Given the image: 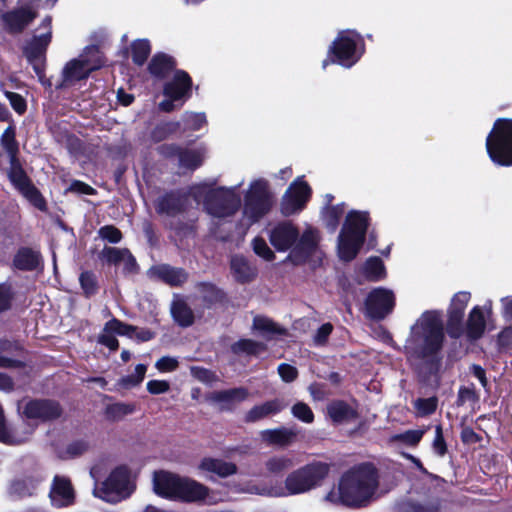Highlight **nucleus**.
<instances>
[{"instance_id": "nucleus-56", "label": "nucleus", "mask_w": 512, "mask_h": 512, "mask_svg": "<svg viewBox=\"0 0 512 512\" xmlns=\"http://www.w3.org/2000/svg\"><path fill=\"white\" fill-rule=\"evenodd\" d=\"M81 287L87 296L93 295L97 291V279L94 273L85 271L79 278Z\"/></svg>"}, {"instance_id": "nucleus-16", "label": "nucleus", "mask_w": 512, "mask_h": 512, "mask_svg": "<svg viewBox=\"0 0 512 512\" xmlns=\"http://www.w3.org/2000/svg\"><path fill=\"white\" fill-rule=\"evenodd\" d=\"M471 299V293L460 291L456 293L448 310V332L452 337H458L462 332L464 311Z\"/></svg>"}, {"instance_id": "nucleus-1", "label": "nucleus", "mask_w": 512, "mask_h": 512, "mask_svg": "<svg viewBox=\"0 0 512 512\" xmlns=\"http://www.w3.org/2000/svg\"><path fill=\"white\" fill-rule=\"evenodd\" d=\"M444 339L442 313L425 311L410 327L404 350L409 360L434 364L439 361Z\"/></svg>"}, {"instance_id": "nucleus-36", "label": "nucleus", "mask_w": 512, "mask_h": 512, "mask_svg": "<svg viewBox=\"0 0 512 512\" xmlns=\"http://www.w3.org/2000/svg\"><path fill=\"white\" fill-rule=\"evenodd\" d=\"M170 154H177L179 164L188 169H195L201 165L203 161V152L201 150H180L178 147H170Z\"/></svg>"}, {"instance_id": "nucleus-34", "label": "nucleus", "mask_w": 512, "mask_h": 512, "mask_svg": "<svg viewBox=\"0 0 512 512\" xmlns=\"http://www.w3.org/2000/svg\"><path fill=\"white\" fill-rule=\"evenodd\" d=\"M200 468L204 471L215 473L220 477L233 475L237 471L235 464L214 458L203 459Z\"/></svg>"}, {"instance_id": "nucleus-63", "label": "nucleus", "mask_w": 512, "mask_h": 512, "mask_svg": "<svg viewBox=\"0 0 512 512\" xmlns=\"http://www.w3.org/2000/svg\"><path fill=\"white\" fill-rule=\"evenodd\" d=\"M433 450L439 456H444L447 452V446L443 437L442 427L437 425L435 428V437L432 443Z\"/></svg>"}, {"instance_id": "nucleus-46", "label": "nucleus", "mask_w": 512, "mask_h": 512, "mask_svg": "<svg viewBox=\"0 0 512 512\" xmlns=\"http://www.w3.org/2000/svg\"><path fill=\"white\" fill-rule=\"evenodd\" d=\"M146 370L147 368L145 365L138 364L135 367V371L133 374L124 376L118 380L117 386L123 389H130L132 387L139 385L145 377Z\"/></svg>"}, {"instance_id": "nucleus-37", "label": "nucleus", "mask_w": 512, "mask_h": 512, "mask_svg": "<svg viewBox=\"0 0 512 512\" xmlns=\"http://www.w3.org/2000/svg\"><path fill=\"white\" fill-rule=\"evenodd\" d=\"M90 72L100 69L103 64V56L97 45L86 46L78 57Z\"/></svg>"}, {"instance_id": "nucleus-54", "label": "nucleus", "mask_w": 512, "mask_h": 512, "mask_svg": "<svg viewBox=\"0 0 512 512\" xmlns=\"http://www.w3.org/2000/svg\"><path fill=\"white\" fill-rule=\"evenodd\" d=\"M437 505H423L412 501H404L397 506L396 512H437Z\"/></svg>"}, {"instance_id": "nucleus-50", "label": "nucleus", "mask_w": 512, "mask_h": 512, "mask_svg": "<svg viewBox=\"0 0 512 512\" xmlns=\"http://www.w3.org/2000/svg\"><path fill=\"white\" fill-rule=\"evenodd\" d=\"M110 323H111V320L105 324L102 333L99 335L98 342L100 344L108 347L110 350H116L118 348L119 343L115 337V334L119 335L120 329L108 328Z\"/></svg>"}, {"instance_id": "nucleus-2", "label": "nucleus", "mask_w": 512, "mask_h": 512, "mask_svg": "<svg viewBox=\"0 0 512 512\" xmlns=\"http://www.w3.org/2000/svg\"><path fill=\"white\" fill-rule=\"evenodd\" d=\"M299 238L296 227L284 222L274 227L269 235L273 247L278 251H287L292 248L288 259L296 264L308 263L311 267H316L322 261L323 253L318 247V232L314 229H307Z\"/></svg>"}, {"instance_id": "nucleus-53", "label": "nucleus", "mask_w": 512, "mask_h": 512, "mask_svg": "<svg viewBox=\"0 0 512 512\" xmlns=\"http://www.w3.org/2000/svg\"><path fill=\"white\" fill-rule=\"evenodd\" d=\"M438 405L436 397L419 398L415 400L414 407L417 414L420 416H427L435 412Z\"/></svg>"}, {"instance_id": "nucleus-52", "label": "nucleus", "mask_w": 512, "mask_h": 512, "mask_svg": "<svg viewBox=\"0 0 512 512\" xmlns=\"http://www.w3.org/2000/svg\"><path fill=\"white\" fill-rule=\"evenodd\" d=\"M185 129L199 130L206 124V116L204 113L186 112L182 117Z\"/></svg>"}, {"instance_id": "nucleus-55", "label": "nucleus", "mask_w": 512, "mask_h": 512, "mask_svg": "<svg viewBox=\"0 0 512 512\" xmlns=\"http://www.w3.org/2000/svg\"><path fill=\"white\" fill-rule=\"evenodd\" d=\"M90 445L85 439L75 440L66 446L64 456L66 458H75L88 451Z\"/></svg>"}, {"instance_id": "nucleus-39", "label": "nucleus", "mask_w": 512, "mask_h": 512, "mask_svg": "<svg viewBox=\"0 0 512 512\" xmlns=\"http://www.w3.org/2000/svg\"><path fill=\"white\" fill-rule=\"evenodd\" d=\"M345 213V204L340 203L337 205H328L322 212L323 221L331 232H334L340 222V219Z\"/></svg>"}, {"instance_id": "nucleus-20", "label": "nucleus", "mask_w": 512, "mask_h": 512, "mask_svg": "<svg viewBox=\"0 0 512 512\" xmlns=\"http://www.w3.org/2000/svg\"><path fill=\"white\" fill-rule=\"evenodd\" d=\"M52 504L56 507H65L73 503L74 491L71 482L64 476H55L50 491Z\"/></svg>"}, {"instance_id": "nucleus-58", "label": "nucleus", "mask_w": 512, "mask_h": 512, "mask_svg": "<svg viewBox=\"0 0 512 512\" xmlns=\"http://www.w3.org/2000/svg\"><path fill=\"white\" fill-rule=\"evenodd\" d=\"M291 411H292L293 416L296 417L297 419L301 420L302 422L312 423L314 420V414H313L312 410L310 409V407L307 404H305L303 402L296 403L292 407Z\"/></svg>"}, {"instance_id": "nucleus-14", "label": "nucleus", "mask_w": 512, "mask_h": 512, "mask_svg": "<svg viewBox=\"0 0 512 512\" xmlns=\"http://www.w3.org/2000/svg\"><path fill=\"white\" fill-rule=\"evenodd\" d=\"M41 27L44 29V32L34 36L25 48L26 56L33 63V68L40 79L43 76L41 61L52 37L51 18L46 17L42 21Z\"/></svg>"}, {"instance_id": "nucleus-5", "label": "nucleus", "mask_w": 512, "mask_h": 512, "mask_svg": "<svg viewBox=\"0 0 512 512\" xmlns=\"http://www.w3.org/2000/svg\"><path fill=\"white\" fill-rule=\"evenodd\" d=\"M153 490L160 497L183 502L205 500L208 495L204 485L164 470L154 472Z\"/></svg>"}, {"instance_id": "nucleus-48", "label": "nucleus", "mask_w": 512, "mask_h": 512, "mask_svg": "<svg viewBox=\"0 0 512 512\" xmlns=\"http://www.w3.org/2000/svg\"><path fill=\"white\" fill-rule=\"evenodd\" d=\"M19 192L36 208L41 211L46 209V203L38 189L32 184L29 183L24 188L19 190Z\"/></svg>"}, {"instance_id": "nucleus-61", "label": "nucleus", "mask_w": 512, "mask_h": 512, "mask_svg": "<svg viewBox=\"0 0 512 512\" xmlns=\"http://www.w3.org/2000/svg\"><path fill=\"white\" fill-rule=\"evenodd\" d=\"M180 124L178 122H168L158 125L153 133L152 137L155 141L163 140L168 134L177 131Z\"/></svg>"}, {"instance_id": "nucleus-9", "label": "nucleus", "mask_w": 512, "mask_h": 512, "mask_svg": "<svg viewBox=\"0 0 512 512\" xmlns=\"http://www.w3.org/2000/svg\"><path fill=\"white\" fill-rule=\"evenodd\" d=\"M272 205L273 195L269 190L268 181L263 178L251 181L244 193L243 225L251 226L258 222L270 211Z\"/></svg>"}, {"instance_id": "nucleus-4", "label": "nucleus", "mask_w": 512, "mask_h": 512, "mask_svg": "<svg viewBox=\"0 0 512 512\" xmlns=\"http://www.w3.org/2000/svg\"><path fill=\"white\" fill-rule=\"evenodd\" d=\"M243 181L231 187L211 188L206 184L193 186L190 194L197 202L203 201L208 214L217 218L234 215L241 206L239 188Z\"/></svg>"}, {"instance_id": "nucleus-18", "label": "nucleus", "mask_w": 512, "mask_h": 512, "mask_svg": "<svg viewBox=\"0 0 512 512\" xmlns=\"http://www.w3.org/2000/svg\"><path fill=\"white\" fill-rule=\"evenodd\" d=\"M192 80L183 70H177L173 78L166 82L163 88V94L172 100H180L181 104L190 97Z\"/></svg>"}, {"instance_id": "nucleus-17", "label": "nucleus", "mask_w": 512, "mask_h": 512, "mask_svg": "<svg viewBox=\"0 0 512 512\" xmlns=\"http://www.w3.org/2000/svg\"><path fill=\"white\" fill-rule=\"evenodd\" d=\"M246 388L239 387L222 391H214L207 395V401L221 411H232L248 398Z\"/></svg>"}, {"instance_id": "nucleus-33", "label": "nucleus", "mask_w": 512, "mask_h": 512, "mask_svg": "<svg viewBox=\"0 0 512 512\" xmlns=\"http://www.w3.org/2000/svg\"><path fill=\"white\" fill-rule=\"evenodd\" d=\"M174 67V59L164 53L154 55L149 63L150 73L158 78H165L174 69Z\"/></svg>"}, {"instance_id": "nucleus-19", "label": "nucleus", "mask_w": 512, "mask_h": 512, "mask_svg": "<svg viewBox=\"0 0 512 512\" xmlns=\"http://www.w3.org/2000/svg\"><path fill=\"white\" fill-rule=\"evenodd\" d=\"M4 29L9 33H20L34 19L35 15L21 9L19 6L0 14Z\"/></svg>"}, {"instance_id": "nucleus-42", "label": "nucleus", "mask_w": 512, "mask_h": 512, "mask_svg": "<svg viewBox=\"0 0 512 512\" xmlns=\"http://www.w3.org/2000/svg\"><path fill=\"white\" fill-rule=\"evenodd\" d=\"M265 349V344L252 339H241L232 345L235 354L257 355Z\"/></svg>"}, {"instance_id": "nucleus-13", "label": "nucleus", "mask_w": 512, "mask_h": 512, "mask_svg": "<svg viewBox=\"0 0 512 512\" xmlns=\"http://www.w3.org/2000/svg\"><path fill=\"white\" fill-rule=\"evenodd\" d=\"M311 195L309 185L297 178L287 191L285 192L281 202V212L285 216H290L300 212L304 207Z\"/></svg>"}, {"instance_id": "nucleus-12", "label": "nucleus", "mask_w": 512, "mask_h": 512, "mask_svg": "<svg viewBox=\"0 0 512 512\" xmlns=\"http://www.w3.org/2000/svg\"><path fill=\"white\" fill-rule=\"evenodd\" d=\"M395 295L392 290L378 287L373 289L365 301L366 315L373 320H382L392 313Z\"/></svg>"}, {"instance_id": "nucleus-30", "label": "nucleus", "mask_w": 512, "mask_h": 512, "mask_svg": "<svg viewBox=\"0 0 512 512\" xmlns=\"http://www.w3.org/2000/svg\"><path fill=\"white\" fill-rule=\"evenodd\" d=\"M252 330L266 340H271L277 335H282L285 330L271 319L257 315L253 319Z\"/></svg>"}, {"instance_id": "nucleus-26", "label": "nucleus", "mask_w": 512, "mask_h": 512, "mask_svg": "<svg viewBox=\"0 0 512 512\" xmlns=\"http://www.w3.org/2000/svg\"><path fill=\"white\" fill-rule=\"evenodd\" d=\"M262 441L269 445L287 446L291 444L296 436L297 431L292 428L280 427L276 429H267L260 432Z\"/></svg>"}, {"instance_id": "nucleus-47", "label": "nucleus", "mask_w": 512, "mask_h": 512, "mask_svg": "<svg viewBox=\"0 0 512 512\" xmlns=\"http://www.w3.org/2000/svg\"><path fill=\"white\" fill-rule=\"evenodd\" d=\"M19 192L36 208L41 211L46 209V203L38 189L32 184L29 183L24 188L19 190Z\"/></svg>"}, {"instance_id": "nucleus-8", "label": "nucleus", "mask_w": 512, "mask_h": 512, "mask_svg": "<svg viewBox=\"0 0 512 512\" xmlns=\"http://www.w3.org/2000/svg\"><path fill=\"white\" fill-rule=\"evenodd\" d=\"M365 52L363 37L354 30H344L338 33L336 39L329 47L330 58L322 62L325 69L330 63H336L344 68H351L355 65Z\"/></svg>"}, {"instance_id": "nucleus-38", "label": "nucleus", "mask_w": 512, "mask_h": 512, "mask_svg": "<svg viewBox=\"0 0 512 512\" xmlns=\"http://www.w3.org/2000/svg\"><path fill=\"white\" fill-rule=\"evenodd\" d=\"M40 264V254L29 248L18 251L14 258V265L21 270H33Z\"/></svg>"}, {"instance_id": "nucleus-31", "label": "nucleus", "mask_w": 512, "mask_h": 512, "mask_svg": "<svg viewBox=\"0 0 512 512\" xmlns=\"http://www.w3.org/2000/svg\"><path fill=\"white\" fill-rule=\"evenodd\" d=\"M171 314L175 322L182 327H188L194 322L193 311L180 296H174L171 304Z\"/></svg>"}, {"instance_id": "nucleus-23", "label": "nucleus", "mask_w": 512, "mask_h": 512, "mask_svg": "<svg viewBox=\"0 0 512 512\" xmlns=\"http://www.w3.org/2000/svg\"><path fill=\"white\" fill-rule=\"evenodd\" d=\"M186 202V195L179 192H171L157 200L156 211L159 214L175 216L184 210Z\"/></svg>"}, {"instance_id": "nucleus-25", "label": "nucleus", "mask_w": 512, "mask_h": 512, "mask_svg": "<svg viewBox=\"0 0 512 512\" xmlns=\"http://www.w3.org/2000/svg\"><path fill=\"white\" fill-rule=\"evenodd\" d=\"M284 403L279 399H273L252 407L244 417L245 422L254 423L271 415H275L284 409Z\"/></svg>"}, {"instance_id": "nucleus-28", "label": "nucleus", "mask_w": 512, "mask_h": 512, "mask_svg": "<svg viewBox=\"0 0 512 512\" xmlns=\"http://www.w3.org/2000/svg\"><path fill=\"white\" fill-rule=\"evenodd\" d=\"M486 319L483 309L480 306H474L469 312L466 323V334L471 340L479 339L485 332Z\"/></svg>"}, {"instance_id": "nucleus-45", "label": "nucleus", "mask_w": 512, "mask_h": 512, "mask_svg": "<svg viewBox=\"0 0 512 512\" xmlns=\"http://www.w3.org/2000/svg\"><path fill=\"white\" fill-rule=\"evenodd\" d=\"M10 162V170L8 173L9 179L12 182V184L18 189L21 190L26 185H28L30 180L28 179L26 173L22 169L18 159Z\"/></svg>"}, {"instance_id": "nucleus-15", "label": "nucleus", "mask_w": 512, "mask_h": 512, "mask_svg": "<svg viewBox=\"0 0 512 512\" xmlns=\"http://www.w3.org/2000/svg\"><path fill=\"white\" fill-rule=\"evenodd\" d=\"M22 417L27 420H51L60 416L59 405L50 400H32L18 405Z\"/></svg>"}, {"instance_id": "nucleus-57", "label": "nucleus", "mask_w": 512, "mask_h": 512, "mask_svg": "<svg viewBox=\"0 0 512 512\" xmlns=\"http://www.w3.org/2000/svg\"><path fill=\"white\" fill-rule=\"evenodd\" d=\"M134 410H135V407L132 404L116 403V404L110 405L107 408V414L110 418L116 420V419H121L122 417L133 413Z\"/></svg>"}, {"instance_id": "nucleus-40", "label": "nucleus", "mask_w": 512, "mask_h": 512, "mask_svg": "<svg viewBox=\"0 0 512 512\" xmlns=\"http://www.w3.org/2000/svg\"><path fill=\"white\" fill-rule=\"evenodd\" d=\"M0 144L6 151L9 157V161H14L17 158L19 151L18 143L15 138V129L12 126H8L1 135Z\"/></svg>"}, {"instance_id": "nucleus-29", "label": "nucleus", "mask_w": 512, "mask_h": 512, "mask_svg": "<svg viewBox=\"0 0 512 512\" xmlns=\"http://www.w3.org/2000/svg\"><path fill=\"white\" fill-rule=\"evenodd\" d=\"M108 328L120 329L119 335L127 336L131 339H136L139 342H146L155 337V333L149 329H138L137 327L123 323L116 318L111 319V323L109 324Z\"/></svg>"}, {"instance_id": "nucleus-43", "label": "nucleus", "mask_w": 512, "mask_h": 512, "mask_svg": "<svg viewBox=\"0 0 512 512\" xmlns=\"http://www.w3.org/2000/svg\"><path fill=\"white\" fill-rule=\"evenodd\" d=\"M363 273L365 277L372 281H378L385 277V267L383 262L378 257L369 258L364 266Z\"/></svg>"}, {"instance_id": "nucleus-24", "label": "nucleus", "mask_w": 512, "mask_h": 512, "mask_svg": "<svg viewBox=\"0 0 512 512\" xmlns=\"http://www.w3.org/2000/svg\"><path fill=\"white\" fill-rule=\"evenodd\" d=\"M327 412L331 420L337 424L349 423L358 417L355 406L341 400L331 402Z\"/></svg>"}, {"instance_id": "nucleus-51", "label": "nucleus", "mask_w": 512, "mask_h": 512, "mask_svg": "<svg viewBox=\"0 0 512 512\" xmlns=\"http://www.w3.org/2000/svg\"><path fill=\"white\" fill-rule=\"evenodd\" d=\"M127 255V248L104 247L101 252V258L108 264L119 265Z\"/></svg>"}, {"instance_id": "nucleus-59", "label": "nucleus", "mask_w": 512, "mask_h": 512, "mask_svg": "<svg viewBox=\"0 0 512 512\" xmlns=\"http://www.w3.org/2000/svg\"><path fill=\"white\" fill-rule=\"evenodd\" d=\"M424 435L423 430H408L393 436V440L403 442L407 445H416Z\"/></svg>"}, {"instance_id": "nucleus-49", "label": "nucleus", "mask_w": 512, "mask_h": 512, "mask_svg": "<svg viewBox=\"0 0 512 512\" xmlns=\"http://www.w3.org/2000/svg\"><path fill=\"white\" fill-rule=\"evenodd\" d=\"M19 192L36 208L41 211L46 209V203L38 189L32 184L29 183L24 188L19 190Z\"/></svg>"}, {"instance_id": "nucleus-62", "label": "nucleus", "mask_w": 512, "mask_h": 512, "mask_svg": "<svg viewBox=\"0 0 512 512\" xmlns=\"http://www.w3.org/2000/svg\"><path fill=\"white\" fill-rule=\"evenodd\" d=\"M254 252L267 261L274 259V252L269 248L267 243L262 238H255L253 240Z\"/></svg>"}, {"instance_id": "nucleus-22", "label": "nucleus", "mask_w": 512, "mask_h": 512, "mask_svg": "<svg viewBox=\"0 0 512 512\" xmlns=\"http://www.w3.org/2000/svg\"><path fill=\"white\" fill-rule=\"evenodd\" d=\"M148 274L150 277L160 279L171 286L181 285L188 278V274L184 269L165 264L150 268Z\"/></svg>"}, {"instance_id": "nucleus-27", "label": "nucleus", "mask_w": 512, "mask_h": 512, "mask_svg": "<svg viewBox=\"0 0 512 512\" xmlns=\"http://www.w3.org/2000/svg\"><path fill=\"white\" fill-rule=\"evenodd\" d=\"M230 267L233 277L240 283L252 281L257 274V269L245 257L240 255L231 258Z\"/></svg>"}, {"instance_id": "nucleus-60", "label": "nucleus", "mask_w": 512, "mask_h": 512, "mask_svg": "<svg viewBox=\"0 0 512 512\" xmlns=\"http://www.w3.org/2000/svg\"><path fill=\"white\" fill-rule=\"evenodd\" d=\"M99 237L110 243H119L122 240L121 231L113 225H106L99 229Z\"/></svg>"}, {"instance_id": "nucleus-10", "label": "nucleus", "mask_w": 512, "mask_h": 512, "mask_svg": "<svg viewBox=\"0 0 512 512\" xmlns=\"http://www.w3.org/2000/svg\"><path fill=\"white\" fill-rule=\"evenodd\" d=\"M490 159L499 166H512V119L499 118L486 138Z\"/></svg>"}, {"instance_id": "nucleus-21", "label": "nucleus", "mask_w": 512, "mask_h": 512, "mask_svg": "<svg viewBox=\"0 0 512 512\" xmlns=\"http://www.w3.org/2000/svg\"><path fill=\"white\" fill-rule=\"evenodd\" d=\"M91 72L85 64L78 58L68 61L62 70V81L57 85L58 88L72 86L80 80L87 79Z\"/></svg>"}, {"instance_id": "nucleus-3", "label": "nucleus", "mask_w": 512, "mask_h": 512, "mask_svg": "<svg viewBox=\"0 0 512 512\" xmlns=\"http://www.w3.org/2000/svg\"><path fill=\"white\" fill-rule=\"evenodd\" d=\"M378 474L371 464H361L348 470L340 479L337 491H331L327 499L347 506L366 505L375 495Z\"/></svg>"}, {"instance_id": "nucleus-64", "label": "nucleus", "mask_w": 512, "mask_h": 512, "mask_svg": "<svg viewBox=\"0 0 512 512\" xmlns=\"http://www.w3.org/2000/svg\"><path fill=\"white\" fill-rule=\"evenodd\" d=\"M201 292L203 293L204 301L211 304L218 301L221 297V291L218 290L214 285L209 283L201 284Z\"/></svg>"}, {"instance_id": "nucleus-35", "label": "nucleus", "mask_w": 512, "mask_h": 512, "mask_svg": "<svg viewBox=\"0 0 512 512\" xmlns=\"http://www.w3.org/2000/svg\"><path fill=\"white\" fill-rule=\"evenodd\" d=\"M38 484L39 481L32 477L15 480L10 485L9 493L15 499L32 496L35 493Z\"/></svg>"}, {"instance_id": "nucleus-11", "label": "nucleus", "mask_w": 512, "mask_h": 512, "mask_svg": "<svg viewBox=\"0 0 512 512\" xmlns=\"http://www.w3.org/2000/svg\"><path fill=\"white\" fill-rule=\"evenodd\" d=\"M132 491L129 471L126 467L120 466L115 468L104 482L95 485L93 494L106 502L117 503L130 496Z\"/></svg>"}, {"instance_id": "nucleus-44", "label": "nucleus", "mask_w": 512, "mask_h": 512, "mask_svg": "<svg viewBox=\"0 0 512 512\" xmlns=\"http://www.w3.org/2000/svg\"><path fill=\"white\" fill-rule=\"evenodd\" d=\"M132 59L137 65H143L151 52V46L147 39L135 40L131 45Z\"/></svg>"}, {"instance_id": "nucleus-41", "label": "nucleus", "mask_w": 512, "mask_h": 512, "mask_svg": "<svg viewBox=\"0 0 512 512\" xmlns=\"http://www.w3.org/2000/svg\"><path fill=\"white\" fill-rule=\"evenodd\" d=\"M293 465V459L286 455L273 456L265 462L267 472L272 475L281 474Z\"/></svg>"}, {"instance_id": "nucleus-7", "label": "nucleus", "mask_w": 512, "mask_h": 512, "mask_svg": "<svg viewBox=\"0 0 512 512\" xmlns=\"http://www.w3.org/2000/svg\"><path fill=\"white\" fill-rule=\"evenodd\" d=\"M369 216L365 211L351 210L347 213L345 222L338 236V255L344 261H351L362 247Z\"/></svg>"}, {"instance_id": "nucleus-6", "label": "nucleus", "mask_w": 512, "mask_h": 512, "mask_svg": "<svg viewBox=\"0 0 512 512\" xmlns=\"http://www.w3.org/2000/svg\"><path fill=\"white\" fill-rule=\"evenodd\" d=\"M330 472L326 462L314 461L289 473L284 488L271 492L274 496L298 495L321 486Z\"/></svg>"}, {"instance_id": "nucleus-32", "label": "nucleus", "mask_w": 512, "mask_h": 512, "mask_svg": "<svg viewBox=\"0 0 512 512\" xmlns=\"http://www.w3.org/2000/svg\"><path fill=\"white\" fill-rule=\"evenodd\" d=\"M32 431L33 427H29L23 435H20L16 431L11 430L6 423L3 408L0 405V442L8 445L21 444L28 439Z\"/></svg>"}]
</instances>
